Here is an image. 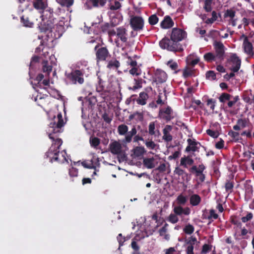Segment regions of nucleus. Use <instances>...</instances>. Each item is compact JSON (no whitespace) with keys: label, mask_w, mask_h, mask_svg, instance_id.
<instances>
[{"label":"nucleus","mask_w":254,"mask_h":254,"mask_svg":"<svg viewBox=\"0 0 254 254\" xmlns=\"http://www.w3.org/2000/svg\"><path fill=\"white\" fill-rule=\"evenodd\" d=\"M39 27L41 32L47 33L48 37L50 34V36L55 39L60 38L64 31V22L62 20L57 23L54 20L52 22L42 18V21L39 25Z\"/></svg>","instance_id":"1"},{"label":"nucleus","mask_w":254,"mask_h":254,"mask_svg":"<svg viewBox=\"0 0 254 254\" xmlns=\"http://www.w3.org/2000/svg\"><path fill=\"white\" fill-rule=\"evenodd\" d=\"M53 142L47 153V156L50 158L51 162L57 161L59 163H64L67 161L66 153L64 150L60 151V148L63 141L61 139L56 138L53 140Z\"/></svg>","instance_id":"2"},{"label":"nucleus","mask_w":254,"mask_h":254,"mask_svg":"<svg viewBox=\"0 0 254 254\" xmlns=\"http://www.w3.org/2000/svg\"><path fill=\"white\" fill-rule=\"evenodd\" d=\"M64 125V122L62 119V115L59 113L57 116H54L53 119L51 122L49 127L47 129V133L49 134V138L52 140H55L56 136L53 135L61 131V127Z\"/></svg>","instance_id":"3"},{"label":"nucleus","mask_w":254,"mask_h":254,"mask_svg":"<svg viewBox=\"0 0 254 254\" xmlns=\"http://www.w3.org/2000/svg\"><path fill=\"white\" fill-rule=\"evenodd\" d=\"M174 213H171L169 215L168 218V221L173 224L177 223L179 221V218L177 215L182 216L189 215L190 213V209L188 207L183 208L181 206H175L173 208Z\"/></svg>","instance_id":"4"},{"label":"nucleus","mask_w":254,"mask_h":254,"mask_svg":"<svg viewBox=\"0 0 254 254\" xmlns=\"http://www.w3.org/2000/svg\"><path fill=\"white\" fill-rule=\"evenodd\" d=\"M65 74L66 78L72 83L76 84L78 82L82 84L84 82V79L82 77L83 75L82 70H75L70 73L65 72Z\"/></svg>","instance_id":"5"},{"label":"nucleus","mask_w":254,"mask_h":254,"mask_svg":"<svg viewBox=\"0 0 254 254\" xmlns=\"http://www.w3.org/2000/svg\"><path fill=\"white\" fill-rule=\"evenodd\" d=\"M125 147L120 141L114 140L110 143L109 150L114 155H122L125 153Z\"/></svg>","instance_id":"6"},{"label":"nucleus","mask_w":254,"mask_h":254,"mask_svg":"<svg viewBox=\"0 0 254 254\" xmlns=\"http://www.w3.org/2000/svg\"><path fill=\"white\" fill-rule=\"evenodd\" d=\"M129 23L131 27L134 31L141 30L144 27V20L139 16H130Z\"/></svg>","instance_id":"7"},{"label":"nucleus","mask_w":254,"mask_h":254,"mask_svg":"<svg viewBox=\"0 0 254 254\" xmlns=\"http://www.w3.org/2000/svg\"><path fill=\"white\" fill-rule=\"evenodd\" d=\"M187 37L186 32L180 28H174L172 30L170 35L171 40L177 43L182 41Z\"/></svg>","instance_id":"8"},{"label":"nucleus","mask_w":254,"mask_h":254,"mask_svg":"<svg viewBox=\"0 0 254 254\" xmlns=\"http://www.w3.org/2000/svg\"><path fill=\"white\" fill-rule=\"evenodd\" d=\"M213 46L215 50L214 54L216 56V58L221 63L225 57V46L221 42L218 41H215L213 43Z\"/></svg>","instance_id":"9"},{"label":"nucleus","mask_w":254,"mask_h":254,"mask_svg":"<svg viewBox=\"0 0 254 254\" xmlns=\"http://www.w3.org/2000/svg\"><path fill=\"white\" fill-rule=\"evenodd\" d=\"M159 46L162 49H166L170 51H176L177 49L175 42L170 41L168 38H163L159 42Z\"/></svg>","instance_id":"10"},{"label":"nucleus","mask_w":254,"mask_h":254,"mask_svg":"<svg viewBox=\"0 0 254 254\" xmlns=\"http://www.w3.org/2000/svg\"><path fill=\"white\" fill-rule=\"evenodd\" d=\"M186 245V252L187 254H194L193 249L197 246L199 242L195 237L191 236L185 240Z\"/></svg>","instance_id":"11"},{"label":"nucleus","mask_w":254,"mask_h":254,"mask_svg":"<svg viewBox=\"0 0 254 254\" xmlns=\"http://www.w3.org/2000/svg\"><path fill=\"white\" fill-rule=\"evenodd\" d=\"M224 18L230 25L235 26L237 24V18L235 17V11L232 9L227 10L224 14Z\"/></svg>","instance_id":"12"},{"label":"nucleus","mask_w":254,"mask_h":254,"mask_svg":"<svg viewBox=\"0 0 254 254\" xmlns=\"http://www.w3.org/2000/svg\"><path fill=\"white\" fill-rule=\"evenodd\" d=\"M241 39H244L243 47L244 52L249 56H252L254 54L253 47L252 43L249 41L248 38L244 35L241 36Z\"/></svg>","instance_id":"13"},{"label":"nucleus","mask_w":254,"mask_h":254,"mask_svg":"<svg viewBox=\"0 0 254 254\" xmlns=\"http://www.w3.org/2000/svg\"><path fill=\"white\" fill-rule=\"evenodd\" d=\"M168 78L167 73L161 69H157L154 75V81L158 83L165 82Z\"/></svg>","instance_id":"14"},{"label":"nucleus","mask_w":254,"mask_h":254,"mask_svg":"<svg viewBox=\"0 0 254 254\" xmlns=\"http://www.w3.org/2000/svg\"><path fill=\"white\" fill-rule=\"evenodd\" d=\"M230 61L232 63L233 65L231 70L233 72H237L241 66V60L235 54H233L230 57Z\"/></svg>","instance_id":"15"},{"label":"nucleus","mask_w":254,"mask_h":254,"mask_svg":"<svg viewBox=\"0 0 254 254\" xmlns=\"http://www.w3.org/2000/svg\"><path fill=\"white\" fill-rule=\"evenodd\" d=\"M109 55V52L106 48L102 47L97 50L96 56L97 61H105Z\"/></svg>","instance_id":"16"},{"label":"nucleus","mask_w":254,"mask_h":254,"mask_svg":"<svg viewBox=\"0 0 254 254\" xmlns=\"http://www.w3.org/2000/svg\"><path fill=\"white\" fill-rule=\"evenodd\" d=\"M188 145L186 148L185 151L187 152L196 151L199 148V143L194 138H188L187 139Z\"/></svg>","instance_id":"17"},{"label":"nucleus","mask_w":254,"mask_h":254,"mask_svg":"<svg viewBox=\"0 0 254 254\" xmlns=\"http://www.w3.org/2000/svg\"><path fill=\"white\" fill-rule=\"evenodd\" d=\"M145 153V148L142 146H137L131 150V156L132 158L140 159Z\"/></svg>","instance_id":"18"},{"label":"nucleus","mask_w":254,"mask_h":254,"mask_svg":"<svg viewBox=\"0 0 254 254\" xmlns=\"http://www.w3.org/2000/svg\"><path fill=\"white\" fill-rule=\"evenodd\" d=\"M117 37L123 42H126L127 40V33L125 28L120 27L117 28Z\"/></svg>","instance_id":"19"},{"label":"nucleus","mask_w":254,"mask_h":254,"mask_svg":"<svg viewBox=\"0 0 254 254\" xmlns=\"http://www.w3.org/2000/svg\"><path fill=\"white\" fill-rule=\"evenodd\" d=\"M172 129V127L170 125H166L163 130V139L165 141L169 142L172 140V136L170 132Z\"/></svg>","instance_id":"20"},{"label":"nucleus","mask_w":254,"mask_h":254,"mask_svg":"<svg viewBox=\"0 0 254 254\" xmlns=\"http://www.w3.org/2000/svg\"><path fill=\"white\" fill-rule=\"evenodd\" d=\"M174 23L172 18L169 16H165L160 23V26L163 29H169L173 26Z\"/></svg>","instance_id":"21"},{"label":"nucleus","mask_w":254,"mask_h":254,"mask_svg":"<svg viewBox=\"0 0 254 254\" xmlns=\"http://www.w3.org/2000/svg\"><path fill=\"white\" fill-rule=\"evenodd\" d=\"M199 61V58L195 54H192L189 55L186 59L187 64L194 66Z\"/></svg>","instance_id":"22"},{"label":"nucleus","mask_w":254,"mask_h":254,"mask_svg":"<svg viewBox=\"0 0 254 254\" xmlns=\"http://www.w3.org/2000/svg\"><path fill=\"white\" fill-rule=\"evenodd\" d=\"M171 113V108L169 107H167L164 109H161L160 110L159 116L161 118H163L166 120H170Z\"/></svg>","instance_id":"23"},{"label":"nucleus","mask_w":254,"mask_h":254,"mask_svg":"<svg viewBox=\"0 0 254 254\" xmlns=\"http://www.w3.org/2000/svg\"><path fill=\"white\" fill-rule=\"evenodd\" d=\"M193 163V160L190 156H184L180 160V165L185 168L192 165Z\"/></svg>","instance_id":"24"},{"label":"nucleus","mask_w":254,"mask_h":254,"mask_svg":"<svg viewBox=\"0 0 254 254\" xmlns=\"http://www.w3.org/2000/svg\"><path fill=\"white\" fill-rule=\"evenodd\" d=\"M203 58L204 60L208 63H212L215 62L216 64L220 63V61L216 58V56L214 53L212 52H208L204 55Z\"/></svg>","instance_id":"25"},{"label":"nucleus","mask_w":254,"mask_h":254,"mask_svg":"<svg viewBox=\"0 0 254 254\" xmlns=\"http://www.w3.org/2000/svg\"><path fill=\"white\" fill-rule=\"evenodd\" d=\"M174 173L175 175H177L179 176H182V180L184 181L188 182L189 181V179H188V174L179 167L175 168L174 171Z\"/></svg>","instance_id":"26"},{"label":"nucleus","mask_w":254,"mask_h":254,"mask_svg":"<svg viewBox=\"0 0 254 254\" xmlns=\"http://www.w3.org/2000/svg\"><path fill=\"white\" fill-rule=\"evenodd\" d=\"M143 165L148 169H152L155 167L157 162L154 158H146L143 159Z\"/></svg>","instance_id":"27"},{"label":"nucleus","mask_w":254,"mask_h":254,"mask_svg":"<svg viewBox=\"0 0 254 254\" xmlns=\"http://www.w3.org/2000/svg\"><path fill=\"white\" fill-rule=\"evenodd\" d=\"M168 224L165 223L164 225L159 230L160 236L162 237L163 239L166 241H169L170 238V236L168 233Z\"/></svg>","instance_id":"28"},{"label":"nucleus","mask_w":254,"mask_h":254,"mask_svg":"<svg viewBox=\"0 0 254 254\" xmlns=\"http://www.w3.org/2000/svg\"><path fill=\"white\" fill-rule=\"evenodd\" d=\"M33 4L35 8L43 10L47 7V2L46 0H35Z\"/></svg>","instance_id":"29"},{"label":"nucleus","mask_w":254,"mask_h":254,"mask_svg":"<svg viewBox=\"0 0 254 254\" xmlns=\"http://www.w3.org/2000/svg\"><path fill=\"white\" fill-rule=\"evenodd\" d=\"M217 13L215 11H213L211 13V18L207 17L206 15H203L202 19L205 23L212 24L217 20Z\"/></svg>","instance_id":"30"},{"label":"nucleus","mask_w":254,"mask_h":254,"mask_svg":"<svg viewBox=\"0 0 254 254\" xmlns=\"http://www.w3.org/2000/svg\"><path fill=\"white\" fill-rule=\"evenodd\" d=\"M148 98L147 94L145 92H142L140 93L139 97L136 100L137 104L141 105H144L146 104V101Z\"/></svg>","instance_id":"31"},{"label":"nucleus","mask_w":254,"mask_h":254,"mask_svg":"<svg viewBox=\"0 0 254 254\" xmlns=\"http://www.w3.org/2000/svg\"><path fill=\"white\" fill-rule=\"evenodd\" d=\"M201 201V197L198 194H192L190 198V204L192 206L198 205Z\"/></svg>","instance_id":"32"},{"label":"nucleus","mask_w":254,"mask_h":254,"mask_svg":"<svg viewBox=\"0 0 254 254\" xmlns=\"http://www.w3.org/2000/svg\"><path fill=\"white\" fill-rule=\"evenodd\" d=\"M50 98L47 96L46 97H39L37 96L35 98V101L37 102L38 104L42 107L44 106L46 104H48L50 101Z\"/></svg>","instance_id":"33"},{"label":"nucleus","mask_w":254,"mask_h":254,"mask_svg":"<svg viewBox=\"0 0 254 254\" xmlns=\"http://www.w3.org/2000/svg\"><path fill=\"white\" fill-rule=\"evenodd\" d=\"M166 64L171 70L174 71L175 73H177L179 71L178 64L175 61L171 60L167 63Z\"/></svg>","instance_id":"34"},{"label":"nucleus","mask_w":254,"mask_h":254,"mask_svg":"<svg viewBox=\"0 0 254 254\" xmlns=\"http://www.w3.org/2000/svg\"><path fill=\"white\" fill-rule=\"evenodd\" d=\"M45 59L43 60V70L44 72H46L47 75H49L52 71V68L51 65H48V61L47 57H44Z\"/></svg>","instance_id":"35"},{"label":"nucleus","mask_w":254,"mask_h":254,"mask_svg":"<svg viewBox=\"0 0 254 254\" xmlns=\"http://www.w3.org/2000/svg\"><path fill=\"white\" fill-rule=\"evenodd\" d=\"M241 24L238 26L239 28H241L242 26L243 25L244 27H246L250 23H252L253 25L254 26V18H247L246 17H244L241 21Z\"/></svg>","instance_id":"36"},{"label":"nucleus","mask_w":254,"mask_h":254,"mask_svg":"<svg viewBox=\"0 0 254 254\" xmlns=\"http://www.w3.org/2000/svg\"><path fill=\"white\" fill-rule=\"evenodd\" d=\"M120 63L116 60H113L109 61L107 67L110 69H117L120 66Z\"/></svg>","instance_id":"37"},{"label":"nucleus","mask_w":254,"mask_h":254,"mask_svg":"<svg viewBox=\"0 0 254 254\" xmlns=\"http://www.w3.org/2000/svg\"><path fill=\"white\" fill-rule=\"evenodd\" d=\"M128 127L125 125H120L118 127V132L120 135H125L127 133Z\"/></svg>","instance_id":"38"},{"label":"nucleus","mask_w":254,"mask_h":254,"mask_svg":"<svg viewBox=\"0 0 254 254\" xmlns=\"http://www.w3.org/2000/svg\"><path fill=\"white\" fill-rule=\"evenodd\" d=\"M129 73L133 76H138L141 74V70L137 66H134L129 70Z\"/></svg>","instance_id":"39"},{"label":"nucleus","mask_w":254,"mask_h":254,"mask_svg":"<svg viewBox=\"0 0 254 254\" xmlns=\"http://www.w3.org/2000/svg\"><path fill=\"white\" fill-rule=\"evenodd\" d=\"M194 227L190 224H188L186 225L183 229L184 232L186 234H188V235L191 234L194 232Z\"/></svg>","instance_id":"40"},{"label":"nucleus","mask_w":254,"mask_h":254,"mask_svg":"<svg viewBox=\"0 0 254 254\" xmlns=\"http://www.w3.org/2000/svg\"><path fill=\"white\" fill-rule=\"evenodd\" d=\"M62 6L69 7L73 4V0H56Z\"/></svg>","instance_id":"41"},{"label":"nucleus","mask_w":254,"mask_h":254,"mask_svg":"<svg viewBox=\"0 0 254 254\" xmlns=\"http://www.w3.org/2000/svg\"><path fill=\"white\" fill-rule=\"evenodd\" d=\"M142 79L141 78H134V85L133 86L132 89L135 90L138 88H140L142 87Z\"/></svg>","instance_id":"42"},{"label":"nucleus","mask_w":254,"mask_h":254,"mask_svg":"<svg viewBox=\"0 0 254 254\" xmlns=\"http://www.w3.org/2000/svg\"><path fill=\"white\" fill-rule=\"evenodd\" d=\"M157 130L155 129V123L151 122L148 127V132L150 135H154Z\"/></svg>","instance_id":"43"},{"label":"nucleus","mask_w":254,"mask_h":254,"mask_svg":"<svg viewBox=\"0 0 254 254\" xmlns=\"http://www.w3.org/2000/svg\"><path fill=\"white\" fill-rule=\"evenodd\" d=\"M187 201V197L183 194H180L177 198V203L179 204H185Z\"/></svg>","instance_id":"44"},{"label":"nucleus","mask_w":254,"mask_h":254,"mask_svg":"<svg viewBox=\"0 0 254 254\" xmlns=\"http://www.w3.org/2000/svg\"><path fill=\"white\" fill-rule=\"evenodd\" d=\"M21 21L23 23V25L25 27H32L33 23V22L29 21V18L28 17H24L22 16L21 18Z\"/></svg>","instance_id":"45"},{"label":"nucleus","mask_w":254,"mask_h":254,"mask_svg":"<svg viewBox=\"0 0 254 254\" xmlns=\"http://www.w3.org/2000/svg\"><path fill=\"white\" fill-rule=\"evenodd\" d=\"M231 95L228 93H222L219 98V101L221 102L224 103L226 101L229 100Z\"/></svg>","instance_id":"46"},{"label":"nucleus","mask_w":254,"mask_h":254,"mask_svg":"<svg viewBox=\"0 0 254 254\" xmlns=\"http://www.w3.org/2000/svg\"><path fill=\"white\" fill-rule=\"evenodd\" d=\"M206 77L209 80H215L216 78V74L214 71L209 70L206 73Z\"/></svg>","instance_id":"47"},{"label":"nucleus","mask_w":254,"mask_h":254,"mask_svg":"<svg viewBox=\"0 0 254 254\" xmlns=\"http://www.w3.org/2000/svg\"><path fill=\"white\" fill-rule=\"evenodd\" d=\"M158 20L159 19H158V17L156 15L153 14V15H151L149 17L148 21H149V23H150V24H151L152 25H154L158 23Z\"/></svg>","instance_id":"48"},{"label":"nucleus","mask_w":254,"mask_h":254,"mask_svg":"<svg viewBox=\"0 0 254 254\" xmlns=\"http://www.w3.org/2000/svg\"><path fill=\"white\" fill-rule=\"evenodd\" d=\"M206 133L208 135L213 138H217L219 134L218 131L213 130L211 129H208L206 130Z\"/></svg>","instance_id":"49"},{"label":"nucleus","mask_w":254,"mask_h":254,"mask_svg":"<svg viewBox=\"0 0 254 254\" xmlns=\"http://www.w3.org/2000/svg\"><path fill=\"white\" fill-rule=\"evenodd\" d=\"M100 139L97 137H92L90 139V143L92 146L96 147L100 144Z\"/></svg>","instance_id":"50"},{"label":"nucleus","mask_w":254,"mask_h":254,"mask_svg":"<svg viewBox=\"0 0 254 254\" xmlns=\"http://www.w3.org/2000/svg\"><path fill=\"white\" fill-rule=\"evenodd\" d=\"M121 7V4L118 1H115L110 4V8L112 10H117Z\"/></svg>","instance_id":"51"},{"label":"nucleus","mask_w":254,"mask_h":254,"mask_svg":"<svg viewBox=\"0 0 254 254\" xmlns=\"http://www.w3.org/2000/svg\"><path fill=\"white\" fill-rule=\"evenodd\" d=\"M212 0H205L204 8L207 12L211 10V4Z\"/></svg>","instance_id":"52"},{"label":"nucleus","mask_w":254,"mask_h":254,"mask_svg":"<svg viewBox=\"0 0 254 254\" xmlns=\"http://www.w3.org/2000/svg\"><path fill=\"white\" fill-rule=\"evenodd\" d=\"M145 144L149 149H154L156 148L157 145L152 141H146Z\"/></svg>","instance_id":"53"},{"label":"nucleus","mask_w":254,"mask_h":254,"mask_svg":"<svg viewBox=\"0 0 254 254\" xmlns=\"http://www.w3.org/2000/svg\"><path fill=\"white\" fill-rule=\"evenodd\" d=\"M69 175L70 177H77L78 175V170L75 168L72 167L69 169Z\"/></svg>","instance_id":"54"},{"label":"nucleus","mask_w":254,"mask_h":254,"mask_svg":"<svg viewBox=\"0 0 254 254\" xmlns=\"http://www.w3.org/2000/svg\"><path fill=\"white\" fill-rule=\"evenodd\" d=\"M191 74L192 70L188 67H186L183 70V75L185 78H187L191 76Z\"/></svg>","instance_id":"55"},{"label":"nucleus","mask_w":254,"mask_h":254,"mask_svg":"<svg viewBox=\"0 0 254 254\" xmlns=\"http://www.w3.org/2000/svg\"><path fill=\"white\" fill-rule=\"evenodd\" d=\"M237 124L241 128H243L247 126V121L246 119H239L237 121Z\"/></svg>","instance_id":"56"},{"label":"nucleus","mask_w":254,"mask_h":254,"mask_svg":"<svg viewBox=\"0 0 254 254\" xmlns=\"http://www.w3.org/2000/svg\"><path fill=\"white\" fill-rule=\"evenodd\" d=\"M218 216L217 214L216 213L215 211L213 209H211L209 211V215L208 218L209 219H216L218 218Z\"/></svg>","instance_id":"57"},{"label":"nucleus","mask_w":254,"mask_h":254,"mask_svg":"<svg viewBox=\"0 0 254 254\" xmlns=\"http://www.w3.org/2000/svg\"><path fill=\"white\" fill-rule=\"evenodd\" d=\"M207 105L212 110H214L215 107V102L213 99H208L207 101Z\"/></svg>","instance_id":"58"},{"label":"nucleus","mask_w":254,"mask_h":254,"mask_svg":"<svg viewBox=\"0 0 254 254\" xmlns=\"http://www.w3.org/2000/svg\"><path fill=\"white\" fill-rule=\"evenodd\" d=\"M132 136L128 132L126 134L125 139L123 140V142L125 143H129L132 140Z\"/></svg>","instance_id":"59"},{"label":"nucleus","mask_w":254,"mask_h":254,"mask_svg":"<svg viewBox=\"0 0 254 254\" xmlns=\"http://www.w3.org/2000/svg\"><path fill=\"white\" fill-rule=\"evenodd\" d=\"M233 188V184L231 182H228L225 184V189L227 191L231 192Z\"/></svg>","instance_id":"60"},{"label":"nucleus","mask_w":254,"mask_h":254,"mask_svg":"<svg viewBox=\"0 0 254 254\" xmlns=\"http://www.w3.org/2000/svg\"><path fill=\"white\" fill-rule=\"evenodd\" d=\"M128 65H130L131 67L136 66L137 62L135 61H133L130 57L128 58V61L127 62Z\"/></svg>","instance_id":"61"},{"label":"nucleus","mask_w":254,"mask_h":254,"mask_svg":"<svg viewBox=\"0 0 254 254\" xmlns=\"http://www.w3.org/2000/svg\"><path fill=\"white\" fill-rule=\"evenodd\" d=\"M253 218V214L251 213H248L246 216L243 217L242 218V221L243 222L245 223L249 221Z\"/></svg>","instance_id":"62"},{"label":"nucleus","mask_w":254,"mask_h":254,"mask_svg":"<svg viewBox=\"0 0 254 254\" xmlns=\"http://www.w3.org/2000/svg\"><path fill=\"white\" fill-rule=\"evenodd\" d=\"M224 145V141L221 139L219 141H218L216 144L215 147L217 149H221L223 148Z\"/></svg>","instance_id":"63"},{"label":"nucleus","mask_w":254,"mask_h":254,"mask_svg":"<svg viewBox=\"0 0 254 254\" xmlns=\"http://www.w3.org/2000/svg\"><path fill=\"white\" fill-rule=\"evenodd\" d=\"M165 254H176V251L174 248L171 247L165 250Z\"/></svg>","instance_id":"64"}]
</instances>
